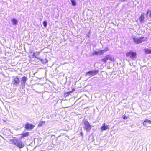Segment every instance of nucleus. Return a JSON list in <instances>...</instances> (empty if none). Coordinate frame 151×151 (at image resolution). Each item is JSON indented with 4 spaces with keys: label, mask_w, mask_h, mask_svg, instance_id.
<instances>
[{
    "label": "nucleus",
    "mask_w": 151,
    "mask_h": 151,
    "mask_svg": "<svg viewBox=\"0 0 151 151\" xmlns=\"http://www.w3.org/2000/svg\"><path fill=\"white\" fill-rule=\"evenodd\" d=\"M10 141L12 144L20 149L23 148L25 146V144L24 142L21 140H19L18 138L11 139Z\"/></svg>",
    "instance_id": "obj_1"
},
{
    "label": "nucleus",
    "mask_w": 151,
    "mask_h": 151,
    "mask_svg": "<svg viewBox=\"0 0 151 151\" xmlns=\"http://www.w3.org/2000/svg\"><path fill=\"white\" fill-rule=\"evenodd\" d=\"M133 40L134 42L136 44H139L144 42L147 41V38L144 37H141L138 38L135 37H133Z\"/></svg>",
    "instance_id": "obj_2"
},
{
    "label": "nucleus",
    "mask_w": 151,
    "mask_h": 151,
    "mask_svg": "<svg viewBox=\"0 0 151 151\" xmlns=\"http://www.w3.org/2000/svg\"><path fill=\"white\" fill-rule=\"evenodd\" d=\"M137 53L135 52L130 51L126 54L127 57H129L130 59L134 60L137 58Z\"/></svg>",
    "instance_id": "obj_3"
},
{
    "label": "nucleus",
    "mask_w": 151,
    "mask_h": 151,
    "mask_svg": "<svg viewBox=\"0 0 151 151\" xmlns=\"http://www.w3.org/2000/svg\"><path fill=\"white\" fill-rule=\"evenodd\" d=\"M83 122L84 125V128L87 132H89L91 129V126L88 122L87 120L83 121Z\"/></svg>",
    "instance_id": "obj_4"
},
{
    "label": "nucleus",
    "mask_w": 151,
    "mask_h": 151,
    "mask_svg": "<svg viewBox=\"0 0 151 151\" xmlns=\"http://www.w3.org/2000/svg\"><path fill=\"white\" fill-rule=\"evenodd\" d=\"M19 79L18 76H16L13 80L12 82V84L15 86H17L19 84Z\"/></svg>",
    "instance_id": "obj_5"
},
{
    "label": "nucleus",
    "mask_w": 151,
    "mask_h": 151,
    "mask_svg": "<svg viewBox=\"0 0 151 151\" xmlns=\"http://www.w3.org/2000/svg\"><path fill=\"white\" fill-rule=\"evenodd\" d=\"M35 126L34 125L29 123H27L25 124V128L26 129L28 130H31L34 129Z\"/></svg>",
    "instance_id": "obj_6"
},
{
    "label": "nucleus",
    "mask_w": 151,
    "mask_h": 151,
    "mask_svg": "<svg viewBox=\"0 0 151 151\" xmlns=\"http://www.w3.org/2000/svg\"><path fill=\"white\" fill-rule=\"evenodd\" d=\"M99 72L98 70L89 71L86 72V75L91 76H93L96 75Z\"/></svg>",
    "instance_id": "obj_7"
},
{
    "label": "nucleus",
    "mask_w": 151,
    "mask_h": 151,
    "mask_svg": "<svg viewBox=\"0 0 151 151\" xmlns=\"http://www.w3.org/2000/svg\"><path fill=\"white\" fill-rule=\"evenodd\" d=\"M143 126L147 127H151V121L145 119L143 123Z\"/></svg>",
    "instance_id": "obj_8"
},
{
    "label": "nucleus",
    "mask_w": 151,
    "mask_h": 151,
    "mask_svg": "<svg viewBox=\"0 0 151 151\" xmlns=\"http://www.w3.org/2000/svg\"><path fill=\"white\" fill-rule=\"evenodd\" d=\"M109 59L111 61H114V60L113 58H112L111 57H110L109 55H107L105 56V57L103 58L101 60L104 63L106 62L107 60Z\"/></svg>",
    "instance_id": "obj_9"
},
{
    "label": "nucleus",
    "mask_w": 151,
    "mask_h": 151,
    "mask_svg": "<svg viewBox=\"0 0 151 151\" xmlns=\"http://www.w3.org/2000/svg\"><path fill=\"white\" fill-rule=\"evenodd\" d=\"M20 135H21V137L20 138V139L28 137L29 135V132H27L25 133H23L21 134Z\"/></svg>",
    "instance_id": "obj_10"
},
{
    "label": "nucleus",
    "mask_w": 151,
    "mask_h": 151,
    "mask_svg": "<svg viewBox=\"0 0 151 151\" xmlns=\"http://www.w3.org/2000/svg\"><path fill=\"white\" fill-rule=\"evenodd\" d=\"M27 79V77L25 76H23L22 77L21 80L22 85L24 86L25 83H26V81Z\"/></svg>",
    "instance_id": "obj_11"
},
{
    "label": "nucleus",
    "mask_w": 151,
    "mask_h": 151,
    "mask_svg": "<svg viewBox=\"0 0 151 151\" xmlns=\"http://www.w3.org/2000/svg\"><path fill=\"white\" fill-rule=\"evenodd\" d=\"M109 125L105 126V123H104L103 124V125L101 127V129L102 131L105 130L106 129H109Z\"/></svg>",
    "instance_id": "obj_12"
},
{
    "label": "nucleus",
    "mask_w": 151,
    "mask_h": 151,
    "mask_svg": "<svg viewBox=\"0 0 151 151\" xmlns=\"http://www.w3.org/2000/svg\"><path fill=\"white\" fill-rule=\"evenodd\" d=\"M139 19L140 22H142L144 20V15L143 14H142L139 17Z\"/></svg>",
    "instance_id": "obj_13"
},
{
    "label": "nucleus",
    "mask_w": 151,
    "mask_h": 151,
    "mask_svg": "<svg viewBox=\"0 0 151 151\" xmlns=\"http://www.w3.org/2000/svg\"><path fill=\"white\" fill-rule=\"evenodd\" d=\"M144 52L147 54H151V50L147 48L144 50Z\"/></svg>",
    "instance_id": "obj_14"
},
{
    "label": "nucleus",
    "mask_w": 151,
    "mask_h": 151,
    "mask_svg": "<svg viewBox=\"0 0 151 151\" xmlns=\"http://www.w3.org/2000/svg\"><path fill=\"white\" fill-rule=\"evenodd\" d=\"M11 21L13 22V24L14 25H16L17 23V21L14 19H11Z\"/></svg>",
    "instance_id": "obj_15"
},
{
    "label": "nucleus",
    "mask_w": 151,
    "mask_h": 151,
    "mask_svg": "<svg viewBox=\"0 0 151 151\" xmlns=\"http://www.w3.org/2000/svg\"><path fill=\"white\" fill-rule=\"evenodd\" d=\"M70 91L65 92L64 93V96L65 97H66L70 95Z\"/></svg>",
    "instance_id": "obj_16"
},
{
    "label": "nucleus",
    "mask_w": 151,
    "mask_h": 151,
    "mask_svg": "<svg viewBox=\"0 0 151 151\" xmlns=\"http://www.w3.org/2000/svg\"><path fill=\"white\" fill-rule=\"evenodd\" d=\"M45 121H41L38 124V127H41L42 126L43 124L45 123Z\"/></svg>",
    "instance_id": "obj_17"
},
{
    "label": "nucleus",
    "mask_w": 151,
    "mask_h": 151,
    "mask_svg": "<svg viewBox=\"0 0 151 151\" xmlns=\"http://www.w3.org/2000/svg\"><path fill=\"white\" fill-rule=\"evenodd\" d=\"M71 2L72 3V5L73 6H76V1L75 0H71Z\"/></svg>",
    "instance_id": "obj_18"
},
{
    "label": "nucleus",
    "mask_w": 151,
    "mask_h": 151,
    "mask_svg": "<svg viewBox=\"0 0 151 151\" xmlns=\"http://www.w3.org/2000/svg\"><path fill=\"white\" fill-rule=\"evenodd\" d=\"M98 52L99 54H103L104 53L103 50H98Z\"/></svg>",
    "instance_id": "obj_19"
},
{
    "label": "nucleus",
    "mask_w": 151,
    "mask_h": 151,
    "mask_svg": "<svg viewBox=\"0 0 151 151\" xmlns=\"http://www.w3.org/2000/svg\"><path fill=\"white\" fill-rule=\"evenodd\" d=\"M43 24L44 27H46L47 25V22L45 21H44L43 22Z\"/></svg>",
    "instance_id": "obj_20"
},
{
    "label": "nucleus",
    "mask_w": 151,
    "mask_h": 151,
    "mask_svg": "<svg viewBox=\"0 0 151 151\" xmlns=\"http://www.w3.org/2000/svg\"><path fill=\"white\" fill-rule=\"evenodd\" d=\"M109 50V49L108 47H106L104 49V50H103V51L104 52L108 51Z\"/></svg>",
    "instance_id": "obj_21"
},
{
    "label": "nucleus",
    "mask_w": 151,
    "mask_h": 151,
    "mask_svg": "<svg viewBox=\"0 0 151 151\" xmlns=\"http://www.w3.org/2000/svg\"><path fill=\"white\" fill-rule=\"evenodd\" d=\"M93 54L94 55H96L99 54L98 52V50L97 51H94V52H93Z\"/></svg>",
    "instance_id": "obj_22"
},
{
    "label": "nucleus",
    "mask_w": 151,
    "mask_h": 151,
    "mask_svg": "<svg viewBox=\"0 0 151 151\" xmlns=\"http://www.w3.org/2000/svg\"><path fill=\"white\" fill-rule=\"evenodd\" d=\"M123 118L124 119H126L127 118V117L125 115H123Z\"/></svg>",
    "instance_id": "obj_23"
},
{
    "label": "nucleus",
    "mask_w": 151,
    "mask_h": 151,
    "mask_svg": "<svg viewBox=\"0 0 151 151\" xmlns=\"http://www.w3.org/2000/svg\"><path fill=\"white\" fill-rule=\"evenodd\" d=\"M75 91V89L74 88H72V90L70 91V93H72L74 91Z\"/></svg>",
    "instance_id": "obj_24"
},
{
    "label": "nucleus",
    "mask_w": 151,
    "mask_h": 151,
    "mask_svg": "<svg viewBox=\"0 0 151 151\" xmlns=\"http://www.w3.org/2000/svg\"><path fill=\"white\" fill-rule=\"evenodd\" d=\"M80 135L83 137V134L82 132H81L80 133Z\"/></svg>",
    "instance_id": "obj_25"
},
{
    "label": "nucleus",
    "mask_w": 151,
    "mask_h": 151,
    "mask_svg": "<svg viewBox=\"0 0 151 151\" xmlns=\"http://www.w3.org/2000/svg\"><path fill=\"white\" fill-rule=\"evenodd\" d=\"M149 16H150V17H151V11L150 12V13L149 14Z\"/></svg>",
    "instance_id": "obj_26"
},
{
    "label": "nucleus",
    "mask_w": 151,
    "mask_h": 151,
    "mask_svg": "<svg viewBox=\"0 0 151 151\" xmlns=\"http://www.w3.org/2000/svg\"><path fill=\"white\" fill-rule=\"evenodd\" d=\"M150 91H151V87H150Z\"/></svg>",
    "instance_id": "obj_27"
},
{
    "label": "nucleus",
    "mask_w": 151,
    "mask_h": 151,
    "mask_svg": "<svg viewBox=\"0 0 151 151\" xmlns=\"http://www.w3.org/2000/svg\"><path fill=\"white\" fill-rule=\"evenodd\" d=\"M148 13V12H147V14Z\"/></svg>",
    "instance_id": "obj_28"
}]
</instances>
